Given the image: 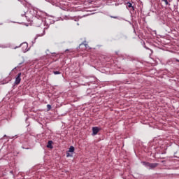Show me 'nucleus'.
I'll list each match as a JSON object with an SVG mask.
<instances>
[{
	"instance_id": "1",
	"label": "nucleus",
	"mask_w": 179,
	"mask_h": 179,
	"mask_svg": "<svg viewBox=\"0 0 179 179\" xmlns=\"http://www.w3.org/2000/svg\"><path fill=\"white\" fill-rule=\"evenodd\" d=\"M43 16H44V15H42V16L41 17H38L36 18H35V22L36 24V27H40L43 24L45 26V24H47V26H48V23L47 20V19L43 17Z\"/></svg>"
},
{
	"instance_id": "2",
	"label": "nucleus",
	"mask_w": 179,
	"mask_h": 179,
	"mask_svg": "<svg viewBox=\"0 0 179 179\" xmlns=\"http://www.w3.org/2000/svg\"><path fill=\"white\" fill-rule=\"evenodd\" d=\"M29 15H31L32 17H35L36 19V17H40L42 15H44V13L37 10L36 8H31L29 10Z\"/></svg>"
},
{
	"instance_id": "3",
	"label": "nucleus",
	"mask_w": 179,
	"mask_h": 179,
	"mask_svg": "<svg viewBox=\"0 0 179 179\" xmlns=\"http://www.w3.org/2000/svg\"><path fill=\"white\" fill-rule=\"evenodd\" d=\"M142 164L145 167H148L150 170H153L154 169H156L157 166H159V164L157 163H150L148 162H143Z\"/></svg>"
},
{
	"instance_id": "4",
	"label": "nucleus",
	"mask_w": 179,
	"mask_h": 179,
	"mask_svg": "<svg viewBox=\"0 0 179 179\" xmlns=\"http://www.w3.org/2000/svg\"><path fill=\"white\" fill-rule=\"evenodd\" d=\"M21 76H22V73H18V74L15 78V80L14 83L15 85H19V83H20V81L22 80Z\"/></svg>"
},
{
	"instance_id": "5",
	"label": "nucleus",
	"mask_w": 179,
	"mask_h": 179,
	"mask_svg": "<svg viewBox=\"0 0 179 179\" xmlns=\"http://www.w3.org/2000/svg\"><path fill=\"white\" fill-rule=\"evenodd\" d=\"M20 47H22V51L23 52H27L29 51V49L27 48L29 47V44L27 43L24 42L20 45Z\"/></svg>"
},
{
	"instance_id": "6",
	"label": "nucleus",
	"mask_w": 179,
	"mask_h": 179,
	"mask_svg": "<svg viewBox=\"0 0 179 179\" xmlns=\"http://www.w3.org/2000/svg\"><path fill=\"white\" fill-rule=\"evenodd\" d=\"M126 6H127V9H130V10H132V12H134V10H135V6H133L131 2H127L126 3Z\"/></svg>"
},
{
	"instance_id": "7",
	"label": "nucleus",
	"mask_w": 179,
	"mask_h": 179,
	"mask_svg": "<svg viewBox=\"0 0 179 179\" xmlns=\"http://www.w3.org/2000/svg\"><path fill=\"white\" fill-rule=\"evenodd\" d=\"M99 131H100V129H99V127H92L93 135H97Z\"/></svg>"
},
{
	"instance_id": "8",
	"label": "nucleus",
	"mask_w": 179,
	"mask_h": 179,
	"mask_svg": "<svg viewBox=\"0 0 179 179\" xmlns=\"http://www.w3.org/2000/svg\"><path fill=\"white\" fill-rule=\"evenodd\" d=\"M47 148H49V149H52V141H48Z\"/></svg>"
},
{
	"instance_id": "9",
	"label": "nucleus",
	"mask_w": 179,
	"mask_h": 179,
	"mask_svg": "<svg viewBox=\"0 0 179 179\" xmlns=\"http://www.w3.org/2000/svg\"><path fill=\"white\" fill-rule=\"evenodd\" d=\"M162 2H164L166 6H170V3L169 2V0H162Z\"/></svg>"
},
{
	"instance_id": "10",
	"label": "nucleus",
	"mask_w": 179,
	"mask_h": 179,
	"mask_svg": "<svg viewBox=\"0 0 179 179\" xmlns=\"http://www.w3.org/2000/svg\"><path fill=\"white\" fill-rule=\"evenodd\" d=\"M143 47H144V48H145V50H150V51L151 52V54H153V50L152 49H150L149 48L146 47V44L145 43H143Z\"/></svg>"
},
{
	"instance_id": "11",
	"label": "nucleus",
	"mask_w": 179,
	"mask_h": 179,
	"mask_svg": "<svg viewBox=\"0 0 179 179\" xmlns=\"http://www.w3.org/2000/svg\"><path fill=\"white\" fill-rule=\"evenodd\" d=\"M74 151H75V148L73 146H71L68 152H69L70 153H73V152Z\"/></svg>"
},
{
	"instance_id": "12",
	"label": "nucleus",
	"mask_w": 179,
	"mask_h": 179,
	"mask_svg": "<svg viewBox=\"0 0 179 179\" xmlns=\"http://www.w3.org/2000/svg\"><path fill=\"white\" fill-rule=\"evenodd\" d=\"M23 64H24V59L18 64V66H17V68H22V65H23Z\"/></svg>"
},
{
	"instance_id": "13",
	"label": "nucleus",
	"mask_w": 179,
	"mask_h": 179,
	"mask_svg": "<svg viewBox=\"0 0 179 179\" xmlns=\"http://www.w3.org/2000/svg\"><path fill=\"white\" fill-rule=\"evenodd\" d=\"M73 157L72 154H71L70 152L67 151V152H66V157Z\"/></svg>"
},
{
	"instance_id": "14",
	"label": "nucleus",
	"mask_w": 179,
	"mask_h": 179,
	"mask_svg": "<svg viewBox=\"0 0 179 179\" xmlns=\"http://www.w3.org/2000/svg\"><path fill=\"white\" fill-rule=\"evenodd\" d=\"M54 75H61V72L59 71H53Z\"/></svg>"
},
{
	"instance_id": "15",
	"label": "nucleus",
	"mask_w": 179,
	"mask_h": 179,
	"mask_svg": "<svg viewBox=\"0 0 179 179\" xmlns=\"http://www.w3.org/2000/svg\"><path fill=\"white\" fill-rule=\"evenodd\" d=\"M47 108H48V111H50V110H51V108H52L51 105L48 104L47 105Z\"/></svg>"
},
{
	"instance_id": "16",
	"label": "nucleus",
	"mask_w": 179,
	"mask_h": 179,
	"mask_svg": "<svg viewBox=\"0 0 179 179\" xmlns=\"http://www.w3.org/2000/svg\"><path fill=\"white\" fill-rule=\"evenodd\" d=\"M85 78L86 79H89V78H91L94 79V80H96V78H95L94 77H92V76H90V77H89V76H85Z\"/></svg>"
},
{
	"instance_id": "17",
	"label": "nucleus",
	"mask_w": 179,
	"mask_h": 179,
	"mask_svg": "<svg viewBox=\"0 0 179 179\" xmlns=\"http://www.w3.org/2000/svg\"><path fill=\"white\" fill-rule=\"evenodd\" d=\"M17 1H19V2H21V3L24 5V6H26V4L23 2V0H17Z\"/></svg>"
},
{
	"instance_id": "18",
	"label": "nucleus",
	"mask_w": 179,
	"mask_h": 179,
	"mask_svg": "<svg viewBox=\"0 0 179 179\" xmlns=\"http://www.w3.org/2000/svg\"><path fill=\"white\" fill-rule=\"evenodd\" d=\"M112 19H118L117 16H110Z\"/></svg>"
},
{
	"instance_id": "19",
	"label": "nucleus",
	"mask_w": 179,
	"mask_h": 179,
	"mask_svg": "<svg viewBox=\"0 0 179 179\" xmlns=\"http://www.w3.org/2000/svg\"><path fill=\"white\" fill-rule=\"evenodd\" d=\"M0 47H1V48H6V47L3 45H0Z\"/></svg>"
},
{
	"instance_id": "20",
	"label": "nucleus",
	"mask_w": 179,
	"mask_h": 179,
	"mask_svg": "<svg viewBox=\"0 0 179 179\" xmlns=\"http://www.w3.org/2000/svg\"><path fill=\"white\" fill-rule=\"evenodd\" d=\"M26 15V13L24 14H22L21 16H24Z\"/></svg>"
},
{
	"instance_id": "21",
	"label": "nucleus",
	"mask_w": 179,
	"mask_h": 179,
	"mask_svg": "<svg viewBox=\"0 0 179 179\" xmlns=\"http://www.w3.org/2000/svg\"><path fill=\"white\" fill-rule=\"evenodd\" d=\"M1 85H5V83H3V82H1Z\"/></svg>"
},
{
	"instance_id": "22",
	"label": "nucleus",
	"mask_w": 179,
	"mask_h": 179,
	"mask_svg": "<svg viewBox=\"0 0 179 179\" xmlns=\"http://www.w3.org/2000/svg\"><path fill=\"white\" fill-rule=\"evenodd\" d=\"M65 51H66H66H69V49H67V50H66Z\"/></svg>"
},
{
	"instance_id": "23",
	"label": "nucleus",
	"mask_w": 179,
	"mask_h": 179,
	"mask_svg": "<svg viewBox=\"0 0 179 179\" xmlns=\"http://www.w3.org/2000/svg\"><path fill=\"white\" fill-rule=\"evenodd\" d=\"M35 40H37V36H36V37H35Z\"/></svg>"
},
{
	"instance_id": "24",
	"label": "nucleus",
	"mask_w": 179,
	"mask_h": 179,
	"mask_svg": "<svg viewBox=\"0 0 179 179\" xmlns=\"http://www.w3.org/2000/svg\"><path fill=\"white\" fill-rule=\"evenodd\" d=\"M177 62H179V60L178 59H176Z\"/></svg>"
},
{
	"instance_id": "25",
	"label": "nucleus",
	"mask_w": 179,
	"mask_h": 179,
	"mask_svg": "<svg viewBox=\"0 0 179 179\" xmlns=\"http://www.w3.org/2000/svg\"><path fill=\"white\" fill-rule=\"evenodd\" d=\"M15 49H16V48H19V47H15Z\"/></svg>"
},
{
	"instance_id": "26",
	"label": "nucleus",
	"mask_w": 179,
	"mask_h": 179,
	"mask_svg": "<svg viewBox=\"0 0 179 179\" xmlns=\"http://www.w3.org/2000/svg\"><path fill=\"white\" fill-rule=\"evenodd\" d=\"M77 25L79 26V23H77Z\"/></svg>"
},
{
	"instance_id": "27",
	"label": "nucleus",
	"mask_w": 179,
	"mask_h": 179,
	"mask_svg": "<svg viewBox=\"0 0 179 179\" xmlns=\"http://www.w3.org/2000/svg\"><path fill=\"white\" fill-rule=\"evenodd\" d=\"M44 29H48V27H45Z\"/></svg>"
},
{
	"instance_id": "28",
	"label": "nucleus",
	"mask_w": 179,
	"mask_h": 179,
	"mask_svg": "<svg viewBox=\"0 0 179 179\" xmlns=\"http://www.w3.org/2000/svg\"><path fill=\"white\" fill-rule=\"evenodd\" d=\"M91 82V83H93V81H90Z\"/></svg>"
},
{
	"instance_id": "29",
	"label": "nucleus",
	"mask_w": 179,
	"mask_h": 179,
	"mask_svg": "<svg viewBox=\"0 0 179 179\" xmlns=\"http://www.w3.org/2000/svg\"><path fill=\"white\" fill-rule=\"evenodd\" d=\"M52 54H55V52H53V53H52Z\"/></svg>"
},
{
	"instance_id": "30",
	"label": "nucleus",
	"mask_w": 179,
	"mask_h": 179,
	"mask_svg": "<svg viewBox=\"0 0 179 179\" xmlns=\"http://www.w3.org/2000/svg\"><path fill=\"white\" fill-rule=\"evenodd\" d=\"M2 24V23H1V24Z\"/></svg>"
}]
</instances>
